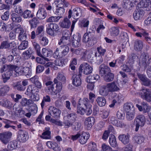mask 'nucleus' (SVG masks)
Listing matches in <instances>:
<instances>
[{
  "mask_svg": "<svg viewBox=\"0 0 151 151\" xmlns=\"http://www.w3.org/2000/svg\"><path fill=\"white\" fill-rule=\"evenodd\" d=\"M115 123H113L114 125H115L117 127H122L125 126L123 121L122 120H117L115 122Z\"/></svg>",
  "mask_w": 151,
  "mask_h": 151,
  "instance_id": "56",
  "label": "nucleus"
},
{
  "mask_svg": "<svg viewBox=\"0 0 151 151\" xmlns=\"http://www.w3.org/2000/svg\"><path fill=\"white\" fill-rule=\"evenodd\" d=\"M45 85L47 87V91L51 95H55L58 94V92L56 90H54V85L53 83L51 81H48L45 83Z\"/></svg>",
  "mask_w": 151,
  "mask_h": 151,
  "instance_id": "11",
  "label": "nucleus"
},
{
  "mask_svg": "<svg viewBox=\"0 0 151 151\" xmlns=\"http://www.w3.org/2000/svg\"><path fill=\"white\" fill-rule=\"evenodd\" d=\"M83 70L85 74L88 75L92 72L93 68L87 63H84L81 64L79 68V73L81 74Z\"/></svg>",
  "mask_w": 151,
  "mask_h": 151,
  "instance_id": "5",
  "label": "nucleus"
},
{
  "mask_svg": "<svg viewBox=\"0 0 151 151\" xmlns=\"http://www.w3.org/2000/svg\"><path fill=\"white\" fill-rule=\"evenodd\" d=\"M65 80V78L62 72L59 73L56 78L54 79V82L60 81L61 82H64Z\"/></svg>",
  "mask_w": 151,
  "mask_h": 151,
  "instance_id": "38",
  "label": "nucleus"
},
{
  "mask_svg": "<svg viewBox=\"0 0 151 151\" xmlns=\"http://www.w3.org/2000/svg\"><path fill=\"white\" fill-rule=\"evenodd\" d=\"M24 70L23 75L28 78L31 76L32 73L30 68L28 67H24Z\"/></svg>",
  "mask_w": 151,
  "mask_h": 151,
  "instance_id": "40",
  "label": "nucleus"
},
{
  "mask_svg": "<svg viewBox=\"0 0 151 151\" xmlns=\"http://www.w3.org/2000/svg\"><path fill=\"white\" fill-rule=\"evenodd\" d=\"M83 42L87 43L90 46H92L96 42V39L94 37L93 33L87 31L83 35Z\"/></svg>",
  "mask_w": 151,
  "mask_h": 151,
  "instance_id": "1",
  "label": "nucleus"
},
{
  "mask_svg": "<svg viewBox=\"0 0 151 151\" xmlns=\"http://www.w3.org/2000/svg\"><path fill=\"white\" fill-rule=\"evenodd\" d=\"M33 102L31 99H27L25 98H23L22 99L20 104L23 106H27L31 105L33 104Z\"/></svg>",
  "mask_w": 151,
  "mask_h": 151,
  "instance_id": "36",
  "label": "nucleus"
},
{
  "mask_svg": "<svg viewBox=\"0 0 151 151\" xmlns=\"http://www.w3.org/2000/svg\"><path fill=\"white\" fill-rule=\"evenodd\" d=\"M124 111L127 113L130 112L132 110L134 111V108L131 103H127L125 104L124 106Z\"/></svg>",
  "mask_w": 151,
  "mask_h": 151,
  "instance_id": "37",
  "label": "nucleus"
},
{
  "mask_svg": "<svg viewBox=\"0 0 151 151\" xmlns=\"http://www.w3.org/2000/svg\"><path fill=\"white\" fill-rule=\"evenodd\" d=\"M14 88L15 89L19 91H23L25 89V87L22 86L21 82H17L16 83L14 86Z\"/></svg>",
  "mask_w": 151,
  "mask_h": 151,
  "instance_id": "39",
  "label": "nucleus"
},
{
  "mask_svg": "<svg viewBox=\"0 0 151 151\" xmlns=\"http://www.w3.org/2000/svg\"><path fill=\"white\" fill-rule=\"evenodd\" d=\"M71 22L67 17L65 18L63 21L60 23L61 27L63 28H68L70 27Z\"/></svg>",
  "mask_w": 151,
  "mask_h": 151,
  "instance_id": "30",
  "label": "nucleus"
},
{
  "mask_svg": "<svg viewBox=\"0 0 151 151\" xmlns=\"http://www.w3.org/2000/svg\"><path fill=\"white\" fill-rule=\"evenodd\" d=\"M82 14L81 9L79 8H76L70 10L68 11V17L69 19L71 18L72 16L76 20H77L80 17Z\"/></svg>",
  "mask_w": 151,
  "mask_h": 151,
  "instance_id": "4",
  "label": "nucleus"
},
{
  "mask_svg": "<svg viewBox=\"0 0 151 151\" xmlns=\"http://www.w3.org/2000/svg\"><path fill=\"white\" fill-rule=\"evenodd\" d=\"M62 17V16L58 17L51 16L47 19L46 22L49 23L58 22L59 19Z\"/></svg>",
  "mask_w": 151,
  "mask_h": 151,
  "instance_id": "42",
  "label": "nucleus"
},
{
  "mask_svg": "<svg viewBox=\"0 0 151 151\" xmlns=\"http://www.w3.org/2000/svg\"><path fill=\"white\" fill-rule=\"evenodd\" d=\"M143 43L141 40H136L134 41V49L137 51H140L143 48Z\"/></svg>",
  "mask_w": 151,
  "mask_h": 151,
  "instance_id": "15",
  "label": "nucleus"
},
{
  "mask_svg": "<svg viewBox=\"0 0 151 151\" xmlns=\"http://www.w3.org/2000/svg\"><path fill=\"white\" fill-rule=\"evenodd\" d=\"M60 55L61 56H65L69 51V49L67 45H63L60 46Z\"/></svg>",
  "mask_w": 151,
  "mask_h": 151,
  "instance_id": "31",
  "label": "nucleus"
},
{
  "mask_svg": "<svg viewBox=\"0 0 151 151\" xmlns=\"http://www.w3.org/2000/svg\"><path fill=\"white\" fill-rule=\"evenodd\" d=\"M65 12L64 8H57L56 9L55 13L56 15L58 16H61L63 15Z\"/></svg>",
  "mask_w": 151,
  "mask_h": 151,
  "instance_id": "60",
  "label": "nucleus"
},
{
  "mask_svg": "<svg viewBox=\"0 0 151 151\" xmlns=\"http://www.w3.org/2000/svg\"><path fill=\"white\" fill-rule=\"evenodd\" d=\"M70 38H65V37H62L59 40L58 44L60 45L62 44L68 45L70 43Z\"/></svg>",
  "mask_w": 151,
  "mask_h": 151,
  "instance_id": "41",
  "label": "nucleus"
},
{
  "mask_svg": "<svg viewBox=\"0 0 151 151\" xmlns=\"http://www.w3.org/2000/svg\"><path fill=\"white\" fill-rule=\"evenodd\" d=\"M81 38V36L78 34L74 35L72 39V45L75 47L78 46Z\"/></svg>",
  "mask_w": 151,
  "mask_h": 151,
  "instance_id": "18",
  "label": "nucleus"
},
{
  "mask_svg": "<svg viewBox=\"0 0 151 151\" xmlns=\"http://www.w3.org/2000/svg\"><path fill=\"white\" fill-rule=\"evenodd\" d=\"M67 116L68 119L70 121H74L77 118L76 114L75 113L68 114Z\"/></svg>",
  "mask_w": 151,
  "mask_h": 151,
  "instance_id": "51",
  "label": "nucleus"
},
{
  "mask_svg": "<svg viewBox=\"0 0 151 151\" xmlns=\"http://www.w3.org/2000/svg\"><path fill=\"white\" fill-rule=\"evenodd\" d=\"M36 89L37 88L35 86L32 85H29L28 86L25 94L28 96H30L33 94L36 91Z\"/></svg>",
  "mask_w": 151,
  "mask_h": 151,
  "instance_id": "27",
  "label": "nucleus"
},
{
  "mask_svg": "<svg viewBox=\"0 0 151 151\" xmlns=\"http://www.w3.org/2000/svg\"><path fill=\"white\" fill-rule=\"evenodd\" d=\"M134 111L132 110L130 112L126 113V117L129 120H132L134 117Z\"/></svg>",
  "mask_w": 151,
  "mask_h": 151,
  "instance_id": "52",
  "label": "nucleus"
},
{
  "mask_svg": "<svg viewBox=\"0 0 151 151\" xmlns=\"http://www.w3.org/2000/svg\"><path fill=\"white\" fill-rule=\"evenodd\" d=\"M49 114L55 118H58L60 116L61 111L59 109L53 106H50L48 109Z\"/></svg>",
  "mask_w": 151,
  "mask_h": 151,
  "instance_id": "6",
  "label": "nucleus"
},
{
  "mask_svg": "<svg viewBox=\"0 0 151 151\" xmlns=\"http://www.w3.org/2000/svg\"><path fill=\"white\" fill-rule=\"evenodd\" d=\"M89 24V21L88 20L84 19L81 21L80 25L81 27H87L88 26Z\"/></svg>",
  "mask_w": 151,
  "mask_h": 151,
  "instance_id": "63",
  "label": "nucleus"
},
{
  "mask_svg": "<svg viewBox=\"0 0 151 151\" xmlns=\"http://www.w3.org/2000/svg\"><path fill=\"white\" fill-rule=\"evenodd\" d=\"M110 32L111 35L114 36H117L119 32V31L118 28L116 27H113L110 29Z\"/></svg>",
  "mask_w": 151,
  "mask_h": 151,
  "instance_id": "48",
  "label": "nucleus"
},
{
  "mask_svg": "<svg viewBox=\"0 0 151 151\" xmlns=\"http://www.w3.org/2000/svg\"><path fill=\"white\" fill-rule=\"evenodd\" d=\"M24 67H16L15 69V73L17 76L23 75Z\"/></svg>",
  "mask_w": 151,
  "mask_h": 151,
  "instance_id": "46",
  "label": "nucleus"
},
{
  "mask_svg": "<svg viewBox=\"0 0 151 151\" xmlns=\"http://www.w3.org/2000/svg\"><path fill=\"white\" fill-rule=\"evenodd\" d=\"M23 41L18 47L19 49L20 50H24L28 46L27 41Z\"/></svg>",
  "mask_w": 151,
  "mask_h": 151,
  "instance_id": "54",
  "label": "nucleus"
},
{
  "mask_svg": "<svg viewBox=\"0 0 151 151\" xmlns=\"http://www.w3.org/2000/svg\"><path fill=\"white\" fill-rule=\"evenodd\" d=\"M141 106L138 104L136 105V106L138 108L140 111H143L144 112H146L148 110L150 109L148 104L146 102L143 101L141 103Z\"/></svg>",
  "mask_w": 151,
  "mask_h": 151,
  "instance_id": "17",
  "label": "nucleus"
},
{
  "mask_svg": "<svg viewBox=\"0 0 151 151\" xmlns=\"http://www.w3.org/2000/svg\"><path fill=\"white\" fill-rule=\"evenodd\" d=\"M17 138L21 142H25L28 139V133L25 131L19 130L18 132Z\"/></svg>",
  "mask_w": 151,
  "mask_h": 151,
  "instance_id": "8",
  "label": "nucleus"
},
{
  "mask_svg": "<svg viewBox=\"0 0 151 151\" xmlns=\"http://www.w3.org/2000/svg\"><path fill=\"white\" fill-rule=\"evenodd\" d=\"M130 136L128 134L127 135L123 134L120 135L118 137V139L124 144L126 145L129 142Z\"/></svg>",
  "mask_w": 151,
  "mask_h": 151,
  "instance_id": "24",
  "label": "nucleus"
},
{
  "mask_svg": "<svg viewBox=\"0 0 151 151\" xmlns=\"http://www.w3.org/2000/svg\"><path fill=\"white\" fill-rule=\"evenodd\" d=\"M135 4V3L132 2L129 0H123L122 6L124 8L128 10H131Z\"/></svg>",
  "mask_w": 151,
  "mask_h": 151,
  "instance_id": "16",
  "label": "nucleus"
},
{
  "mask_svg": "<svg viewBox=\"0 0 151 151\" xmlns=\"http://www.w3.org/2000/svg\"><path fill=\"white\" fill-rule=\"evenodd\" d=\"M41 55L39 56L41 57H49L51 56L53 54L52 51V50H48L45 48H43L42 49Z\"/></svg>",
  "mask_w": 151,
  "mask_h": 151,
  "instance_id": "35",
  "label": "nucleus"
},
{
  "mask_svg": "<svg viewBox=\"0 0 151 151\" xmlns=\"http://www.w3.org/2000/svg\"><path fill=\"white\" fill-rule=\"evenodd\" d=\"M60 51V48H56L53 54L54 58L56 59L59 58L60 56H62L60 55V53L59 52Z\"/></svg>",
  "mask_w": 151,
  "mask_h": 151,
  "instance_id": "62",
  "label": "nucleus"
},
{
  "mask_svg": "<svg viewBox=\"0 0 151 151\" xmlns=\"http://www.w3.org/2000/svg\"><path fill=\"white\" fill-rule=\"evenodd\" d=\"M32 44L34 48L36 50L37 54L38 56L41 55L40 45L34 41H32Z\"/></svg>",
  "mask_w": 151,
  "mask_h": 151,
  "instance_id": "43",
  "label": "nucleus"
},
{
  "mask_svg": "<svg viewBox=\"0 0 151 151\" xmlns=\"http://www.w3.org/2000/svg\"><path fill=\"white\" fill-rule=\"evenodd\" d=\"M17 142L16 141H11L7 145L8 148L10 150H13L17 147Z\"/></svg>",
  "mask_w": 151,
  "mask_h": 151,
  "instance_id": "44",
  "label": "nucleus"
},
{
  "mask_svg": "<svg viewBox=\"0 0 151 151\" xmlns=\"http://www.w3.org/2000/svg\"><path fill=\"white\" fill-rule=\"evenodd\" d=\"M144 13V11L142 9L135 11L133 15L134 19L137 20L141 19L143 16Z\"/></svg>",
  "mask_w": 151,
  "mask_h": 151,
  "instance_id": "20",
  "label": "nucleus"
},
{
  "mask_svg": "<svg viewBox=\"0 0 151 151\" xmlns=\"http://www.w3.org/2000/svg\"><path fill=\"white\" fill-rule=\"evenodd\" d=\"M51 145V148H52L54 151H60V148L57 143L53 142L52 144Z\"/></svg>",
  "mask_w": 151,
  "mask_h": 151,
  "instance_id": "61",
  "label": "nucleus"
},
{
  "mask_svg": "<svg viewBox=\"0 0 151 151\" xmlns=\"http://www.w3.org/2000/svg\"><path fill=\"white\" fill-rule=\"evenodd\" d=\"M9 90V87L7 85L4 86L1 88V96H4Z\"/></svg>",
  "mask_w": 151,
  "mask_h": 151,
  "instance_id": "49",
  "label": "nucleus"
},
{
  "mask_svg": "<svg viewBox=\"0 0 151 151\" xmlns=\"http://www.w3.org/2000/svg\"><path fill=\"white\" fill-rule=\"evenodd\" d=\"M12 135V133L10 132L1 134V141L4 144L6 145L10 140Z\"/></svg>",
  "mask_w": 151,
  "mask_h": 151,
  "instance_id": "9",
  "label": "nucleus"
},
{
  "mask_svg": "<svg viewBox=\"0 0 151 151\" xmlns=\"http://www.w3.org/2000/svg\"><path fill=\"white\" fill-rule=\"evenodd\" d=\"M47 15V13L46 10L42 8L39 9L36 14L37 17L40 19H45Z\"/></svg>",
  "mask_w": 151,
  "mask_h": 151,
  "instance_id": "21",
  "label": "nucleus"
},
{
  "mask_svg": "<svg viewBox=\"0 0 151 151\" xmlns=\"http://www.w3.org/2000/svg\"><path fill=\"white\" fill-rule=\"evenodd\" d=\"M100 78L99 76L97 74H94L93 76L89 75L86 79V81L88 83H94L98 80Z\"/></svg>",
  "mask_w": 151,
  "mask_h": 151,
  "instance_id": "28",
  "label": "nucleus"
},
{
  "mask_svg": "<svg viewBox=\"0 0 151 151\" xmlns=\"http://www.w3.org/2000/svg\"><path fill=\"white\" fill-rule=\"evenodd\" d=\"M95 119L93 117L90 116L86 118L84 122L85 127L87 129H90L94 124Z\"/></svg>",
  "mask_w": 151,
  "mask_h": 151,
  "instance_id": "14",
  "label": "nucleus"
},
{
  "mask_svg": "<svg viewBox=\"0 0 151 151\" xmlns=\"http://www.w3.org/2000/svg\"><path fill=\"white\" fill-rule=\"evenodd\" d=\"M142 91V94L141 96V98L147 102H151V90L149 89H143Z\"/></svg>",
  "mask_w": 151,
  "mask_h": 151,
  "instance_id": "7",
  "label": "nucleus"
},
{
  "mask_svg": "<svg viewBox=\"0 0 151 151\" xmlns=\"http://www.w3.org/2000/svg\"><path fill=\"white\" fill-rule=\"evenodd\" d=\"M2 106L5 107H9L11 106L12 104L10 102L6 99H3L1 102Z\"/></svg>",
  "mask_w": 151,
  "mask_h": 151,
  "instance_id": "58",
  "label": "nucleus"
},
{
  "mask_svg": "<svg viewBox=\"0 0 151 151\" xmlns=\"http://www.w3.org/2000/svg\"><path fill=\"white\" fill-rule=\"evenodd\" d=\"M96 101L98 105L101 107L104 106L106 103V99L103 96L98 97Z\"/></svg>",
  "mask_w": 151,
  "mask_h": 151,
  "instance_id": "34",
  "label": "nucleus"
},
{
  "mask_svg": "<svg viewBox=\"0 0 151 151\" xmlns=\"http://www.w3.org/2000/svg\"><path fill=\"white\" fill-rule=\"evenodd\" d=\"M21 14L23 18L24 19H28L30 17L32 18L33 17V15L31 14V11L28 10L24 11Z\"/></svg>",
  "mask_w": 151,
  "mask_h": 151,
  "instance_id": "45",
  "label": "nucleus"
},
{
  "mask_svg": "<svg viewBox=\"0 0 151 151\" xmlns=\"http://www.w3.org/2000/svg\"><path fill=\"white\" fill-rule=\"evenodd\" d=\"M88 99L87 98H84L83 99L81 100V99H79L78 101V105L83 107L84 106L86 107L91 105Z\"/></svg>",
  "mask_w": 151,
  "mask_h": 151,
  "instance_id": "32",
  "label": "nucleus"
},
{
  "mask_svg": "<svg viewBox=\"0 0 151 151\" xmlns=\"http://www.w3.org/2000/svg\"><path fill=\"white\" fill-rule=\"evenodd\" d=\"M81 76V74L79 75H74L73 76V84L76 86H80L81 83L80 77Z\"/></svg>",
  "mask_w": 151,
  "mask_h": 151,
  "instance_id": "22",
  "label": "nucleus"
},
{
  "mask_svg": "<svg viewBox=\"0 0 151 151\" xmlns=\"http://www.w3.org/2000/svg\"><path fill=\"white\" fill-rule=\"evenodd\" d=\"M106 85L110 92H116L120 89L118 84L115 81L107 83Z\"/></svg>",
  "mask_w": 151,
  "mask_h": 151,
  "instance_id": "10",
  "label": "nucleus"
},
{
  "mask_svg": "<svg viewBox=\"0 0 151 151\" xmlns=\"http://www.w3.org/2000/svg\"><path fill=\"white\" fill-rule=\"evenodd\" d=\"M109 143L113 147H115L117 145V142L114 135H112L109 138Z\"/></svg>",
  "mask_w": 151,
  "mask_h": 151,
  "instance_id": "50",
  "label": "nucleus"
},
{
  "mask_svg": "<svg viewBox=\"0 0 151 151\" xmlns=\"http://www.w3.org/2000/svg\"><path fill=\"white\" fill-rule=\"evenodd\" d=\"M81 136L79 142L82 144H84L86 143L88 139H89L90 135L88 133L83 132L81 133Z\"/></svg>",
  "mask_w": 151,
  "mask_h": 151,
  "instance_id": "23",
  "label": "nucleus"
},
{
  "mask_svg": "<svg viewBox=\"0 0 151 151\" xmlns=\"http://www.w3.org/2000/svg\"><path fill=\"white\" fill-rule=\"evenodd\" d=\"M134 139L136 142L138 144H141L143 142L145 139L143 136L139 135L135 137Z\"/></svg>",
  "mask_w": 151,
  "mask_h": 151,
  "instance_id": "53",
  "label": "nucleus"
},
{
  "mask_svg": "<svg viewBox=\"0 0 151 151\" xmlns=\"http://www.w3.org/2000/svg\"><path fill=\"white\" fill-rule=\"evenodd\" d=\"M11 19L12 22L15 23L21 22L22 20L21 17L18 14L12 13L11 15Z\"/></svg>",
  "mask_w": 151,
  "mask_h": 151,
  "instance_id": "25",
  "label": "nucleus"
},
{
  "mask_svg": "<svg viewBox=\"0 0 151 151\" xmlns=\"http://www.w3.org/2000/svg\"><path fill=\"white\" fill-rule=\"evenodd\" d=\"M50 129L49 127H46L44 132L42 133L41 137L43 139H50L51 138V132L50 131Z\"/></svg>",
  "mask_w": 151,
  "mask_h": 151,
  "instance_id": "26",
  "label": "nucleus"
},
{
  "mask_svg": "<svg viewBox=\"0 0 151 151\" xmlns=\"http://www.w3.org/2000/svg\"><path fill=\"white\" fill-rule=\"evenodd\" d=\"M109 92H110L106 84L102 86L99 91V94L103 97L107 96Z\"/></svg>",
  "mask_w": 151,
  "mask_h": 151,
  "instance_id": "19",
  "label": "nucleus"
},
{
  "mask_svg": "<svg viewBox=\"0 0 151 151\" xmlns=\"http://www.w3.org/2000/svg\"><path fill=\"white\" fill-rule=\"evenodd\" d=\"M100 74L101 76H104L109 72L111 71L109 67L104 64L101 65L99 68Z\"/></svg>",
  "mask_w": 151,
  "mask_h": 151,
  "instance_id": "12",
  "label": "nucleus"
},
{
  "mask_svg": "<svg viewBox=\"0 0 151 151\" xmlns=\"http://www.w3.org/2000/svg\"><path fill=\"white\" fill-rule=\"evenodd\" d=\"M59 30V27L56 23H51L47 25L46 32L51 36H55L56 32L58 31Z\"/></svg>",
  "mask_w": 151,
  "mask_h": 151,
  "instance_id": "2",
  "label": "nucleus"
},
{
  "mask_svg": "<svg viewBox=\"0 0 151 151\" xmlns=\"http://www.w3.org/2000/svg\"><path fill=\"white\" fill-rule=\"evenodd\" d=\"M101 148L102 151H111L112 150L111 147L105 143L102 144Z\"/></svg>",
  "mask_w": 151,
  "mask_h": 151,
  "instance_id": "59",
  "label": "nucleus"
},
{
  "mask_svg": "<svg viewBox=\"0 0 151 151\" xmlns=\"http://www.w3.org/2000/svg\"><path fill=\"white\" fill-rule=\"evenodd\" d=\"M138 6L140 8H147L148 10H151V0H142Z\"/></svg>",
  "mask_w": 151,
  "mask_h": 151,
  "instance_id": "13",
  "label": "nucleus"
},
{
  "mask_svg": "<svg viewBox=\"0 0 151 151\" xmlns=\"http://www.w3.org/2000/svg\"><path fill=\"white\" fill-rule=\"evenodd\" d=\"M145 119L144 116L140 114L137 116L134 119V124L135 126V131L137 132L139 127H142L145 124Z\"/></svg>",
  "mask_w": 151,
  "mask_h": 151,
  "instance_id": "3",
  "label": "nucleus"
},
{
  "mask_svg": "<svg viewBox=\"0 0 151 151\" xmlns=\"http://www.w3.org/2000/svg\"><path fill=\"white\" fill-rule=\"evenodd\" d=\"M1 31H5L6 32H7L11 30V29L8 27V26L6 27V24L4 23L1 22Z\"/></svg>",
  "mask_w": 151,
  "mask_h": 151,
  "instance_id": "57",
  "label": "nucleus"
},
{
  "mask_svg": "<svg viewBox=\"0 0 151 151\" xmlns=\"http://www.w3.org/2000/svg\"><path fill=\"white\" fill-rule=\"evenodd\" d=\"M56 84V90L58 92V93L62 89V86L61 82L60 81L54 82Z\"/></svg>",
  "mask_w": 151,
  "mask_h": 151,
  "instance_id": "55",
  "label": "nucleus"
},
{
  "mask_svg": "<svg viewBox=\"0 0 151 151\" xmlns=\"http://www.w3.org/2000/svg\"><path fill=\"white\" fill-rule=\"evenodd\" d=\"M147 55L145 53H142L140 56L139 62V65L140 66L145 67L147 62Z\"/></svg>",
  "mask_w": 151,
  "mask_h": 151,
  "instance_id": "29",
  "label": "nucleus"
},
{
  "mask_svg": "<svg viewBox=\"0 0 151 151\" xmlns=\"http://www.w3.org/2000/svg\"><path fill=\"white\" fill-rule=\"evenodd\" d=\"M96 58V62L98 64H101L103 61V59L102 55L99 54L97 52H96L95 54Z\"/></svg>",
  "mask_w": 151,
  "mask_h": 151,
  "instance_id": "47",
  "label": "nucleus"
},
{
  "mask_svg": "<svg viewBox=\"0 0 151 151\" xmlns=\"http://www.w3.org/2000/svg\"><path fill=\"white\" fill-rule=\"evenodd\" d=\"M104 80L106 82H110L113 81L114 78V75L111 71L109 72L103 76Z\"/></svg>",
  "mask_w": 151,
  "mask_h": 151,
  "instance_id": "33",
  "label": "nucleus"
},
{
  "mask_svg": "<svg viewBox=\"0 0 151 151\" xmlns=\"http://www.w3.org/2000/svg\"><path fill=\"white\" fill-rule=\"evenodd\" d=\"M10 47V44L6 41L3 42L1 44V49H7Z\"/></svg>",
  "mask_w": 151,
  "mask_h": 151,
  "instance_id": "64",
  "label": "nucleus"
}]
</instances>
